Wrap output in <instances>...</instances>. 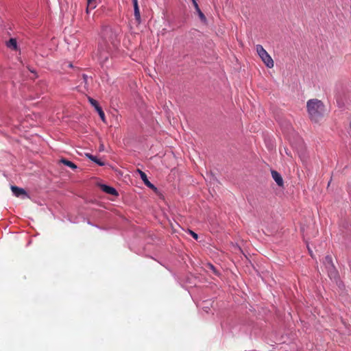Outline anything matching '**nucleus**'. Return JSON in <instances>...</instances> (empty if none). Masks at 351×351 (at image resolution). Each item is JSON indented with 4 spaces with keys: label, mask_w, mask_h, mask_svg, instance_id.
I'll use <instances>...</instances> for the list:
<instances>
[{
    "label": "nucleus",
    "mask_w": 351,
    "mask_h": 351,
    "mask_svg": "<svg viewBox=\"0 0 351 351\" xmlns=\"http://www.w3.org/2000/svg\"><path fill=\"white\" fill-rule=\"evenodd\" d=\"M103 43L99 45V51L101 58L106 60L108 58L107 53L113 48L117 47L118 40L117 35L110 29L105 28L102 32Z\"/></svg>",
    "instance_id": "obj_1"
},
{
    "label": "nucleus",
    "mask_w": 351,
    "mask_h": 351,
    "mask_svg": "<svg viewBox=\"0 0 351 351\" xmlns=\"http://www.w3.org/2000/svg\"><path fill=\"white\" fill-rule=\"evenodd\" d=\"M306 108L308 113L312 121L317 122L325 113L326 107L324 103L317 99H312L307 101Z\"/></svg>",
    "instance_id": "obj_2"
},
{
    "label": "nucleus",
    "mask_w": 351,
    "mask_h": 351,
    "mask_svg": "<svg viewBox=\"0 0 351 351\" xmlns=\"http://www.w3.org/2000/svg\"><path fill=\"white\" fill-rule=\"evenodd\" d=\"M256 49L258 56L265 64V66L269 69L273 68L274 66V60L271 56L263 48V47L261 45H257L256 46Z\"/></svg>",
    "instance_id": "obj_3"
},
{
    "label": "nucleus",
    "mask_w": 351,
    "mask_h": 351,
    "mask_svg": "<svg viewBox=\"0 0 351 351\" xmlns=\"http://www.w3.org/2000/svg\"><path fill=\"white\" fill-rule=\"evenodd\" d=\"M324 264L328 269L330 277L332 276H335L337 273L330 256L328 255L324 258Z\"/></svg>",
    "instance_id": "obj_4"
},
{
    "label": "nucleus",
    "mask_w": 351,
    "mask_h": 351,
    "mask_svg": "<svg viewBox=\"0 0 351 351\" xmlns=\"http://www.w3.org/2000/svg\"><path fill=\"white\" fill-rule=\"evenodd\" d=\"M88 101L90 103V104L95 107V110L97 111L101 120L104 121H105V114H104V112L103 111L102 108L99 106L98 102L95 99H94L90 97L88 98Z\"/></svg>",
    "instance_id": "obj_5"
},
{
    "label": "nucleus",
    "mask_w": 351,
    "mask_h": 351,
    "mask_svg": "<svg viewBox=\"0 0 351 351\" xmlns=\"http://www.w3.org/2000/svg\"><path fill=\"white\" fill-rule=\"evenodd\" d=\"M133 6H134V15L135 20L138 24H140L141 22V17L140 13V9L138 4V0H132Z\"/></svg>",
    "instance_id": "obj_6"
},
{
    "label": "nucleus",
    "mask_w": 351,
    "mask_h": 351,
    "mask_svg": "<svg viewBox=\"0 0 351 351\" xmlns=\"http://www.w3.org/2000/svg\"><path fill=\"white\" fill-rule=\"evenodd\" d=\"M138 172L139 173L141 178L143 181L144 184L147 187H149L154 191H156L157 189L156 187L148 180L147 175L145 174V172L142 171L140 169H138Z\"/></svg>",
    "instance_id": "obj_7"
},
{
    "label": "nucleus",
    "mask_w": 351,
    "mask_h": 351,
    "mask_svg": "<svg viewBox=\"0 0 351 351\" xmlns=\"http://www.w3.org/2000/svg\"><path fill=\"white\" fill-rule=\"evenodd\" d=\"M271 176L279 186H283L284 182L281 175L276 171H271Z\"/></svg>",
    "instance_id": "obj_8"
},
{
    "label": "nucleus",
    "mask_w": 351,
    "mask_h": 351,
    "mask_svg": "<svg viewBox=\"0 0 351 351\" xmlns=\"http://www.w3.org/2000/svg\"><path fill=\"white\" fill-rule=\"evenodd\" d=\"M100 187H101V189L108 193V194H110V195H115V196H117L118 195V193L117 191V190L112 187V186H108V185H106V184H101L100 185Z\"/></svg>",
    "instance_id": "obj_9"
},
{
    "label": "nucleus",
    "mask_w": 351,
    "mask_h": 351,
    "mask_svg": "<svg viewBox=\"0 0 351 351\" xmlns=\"http://www.w3.org/2000/svg\"><path fill=\"white\" fill-rule=\"evenodd\" d=\"M11 190H12V193H14V195L16 197H20L21 195H25V196L27 195L25 191L22 188H19L16 186H12Z\"/></svg>",
    "instance_id": "obj_10"
},
{
    "label": "nucleus",
    "mask_w": 351,
    "mask_h": 351,
    "mask_svg": "<svg viewBox=\"0 0 351 351\" xmlns=\"http://www.w3.org/2000/svg\"><path fill=\"white\" fill-rule=\"evenodd\" d=\"M86 156L87 158H88L90 160L95 162V163H97V165H99V166H104V162H102L100 159H98L96 156L90 154H86Z\"/></svg>",
    "instance_id": "obj_11"
},
{
    "label": "nucleus",
    "mask_w": 351,
    "mask_h": 351,
    "mask_svg": "<svg viewBox=\"0 0 351 351\" xmlns=\"http://www.w3.org/2000/svg\"><path fill=\"white\" fill-rule=\"evenodd\" d=\"M6 46L13 50L17 49V43L15 38H10L6 43Z\"/></svg>",
    "instance_id": "obj_12"
},
{
    "label": "nucleus",
    "mask_w": 351,
    "mask_h": 351,
    "mask_svg": "<svg viewBox=\"0 0 351 351\" xmlns=\"http://www.w3.org/2000/svg\"><path fill=\"white\" fill-rule=\"evenodd\" d=\"M97 6V0H87V8L86 12L88 13L89 10H93Z\"/></svg>",
    "instance_id": "obj_13"
},
{
    "label": "nucleus",
    "mask_w": 351,
    "mask_h": 351,
    "mask_svg": "<svg viewBox=\"0 0 351 351\" xmlns=\"http://www.w3.org/2000/svg\"><path fill=\"white\" fill-rule=\"evenodd\" d=\"M60 162L62 163H63L64 165H65L66 166L71 167L73 169H77V166L73 162H72L71 161L68 160L65 158L61 159Z\"/></svg>",
    "instance_id": "obj_14"
},
{
    "label": "nucleus",
    "mask_w": 351,
    "mask_h": 351,
    "mask_svg": "<svg viewBox=\"0 0 351 351\" xmlns=\"http://www.w3.org/2000/svg\"><path fill=\"white\" fill-rule=\"evenodd\" d=\"M82 80V82H81V84L84 83V88L87 89L88 88V76L85 74H83Z\"/></svg>",
    "instance_id": "obj_15"
},
{
    "label": "nucleus",
    "mask_w": 351,
    "mask_h": 351,
    "mask_svg": "<svg viewBox=\"0 0 351 351\" xmlns=\"http://www.w3.org/2000/svg\"><path fill=\"white\" fill-rule=\"evenodd\" d=\"M197 12L199 18L201 19V20H202V21L206 20V17L200 9L199 10H197Z\"/></svg>",
    "instance_id": "obj_16"
},
{
    "label": "nucleus",
    "mask_w": 351,
    "mask_h": 351,
    "mask_svg": "<svg viewBox=\"0 0 351 351\" xmlns=\"http://www.w3.org/2000/svg\"><path fill=\"white\" fill-rule=\"evenodd\" d=\"M189 234L192 236V237H193V239H195V240H197V239H198V235H197V234H196L195 232H194L193 231H192V230H189Z\"/></svg>",
    "instance_id": "obj_17"
},
{
    "label": "nucleus",
    "mask_w": 351,
    "mask_h": 351,
    "mask_svg": "<svg viewBox=\"0 0 351 351\" xmlns=\"http://www.w3.org/2000/svg\"><path fill=\"white\" fill-rule=\"evenodd\" d=\"M192 2H193V4L195 7V9L196 11L199 10V5L196 1V0H192Z\"/></svg>",
    "instance_id": "obj_18"
},
{
    "label": "nucleus",
    "mask_w": 351,
    "mask_h": 351,
    "mask_svg": "<svg viewBox=\"0 0 351 351\" xmlns=\"http://www.w3.org/2000/svg\"><path fill=\"white\" fill-rule=\"evenodd\" d=\"M210 268H212L213 269H214V267H213V265H210Z\"/></svg>",
    "instance_id": "obj_19"
},
{
    "label": "nucleus",
    "mask_w": 351,
    "mask_h": 351,
    "mask_svg": "<svg viewBox=\"0 0 351 351\" xmlns=\"http://www.w3.org/2000/svg\"><path fill=\"white\" fill-rule=\"evenodd\" d=\"M330 182H331V180H330V182H328V186H329L330 184Z\"/></svg>",
    "instance_id": "obj_20"
}]
</instances>
